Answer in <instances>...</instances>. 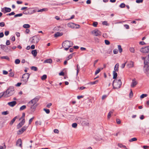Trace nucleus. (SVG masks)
<instances>
[{"mask_svg":"<svg viewBox=\"0 0 149 149\" xmlns=\"http://www.w3.org/2000/svg\"><path fill=\"white\" fill-rule=\"evenodd\" d=\"M74 53H72L70 54L67 58V60H68L70 59L72 57Z\"/></svg>","mask_w":149,"mask_h":149,"instance_id":"obj_30","label":"nucleus"},{"mask_svg":"<svg viewBox=\"0 0 149 149\" xmlns=\"http://www.w3.org/2000/svg\"><path fill=\"white\" fill-rule=\"evenodd\" d=\"M113 110H112L109 112L107 116V118H108L109 119L110 118L111 115L113 113Z\"/></svg>","mask_w":149,"mask_h":149,"instance_id":"obj_27","label":"nucleus"},{"mask_svg":"<svg viewBox=\"0 0 149 149\" xmlns=\"http://www.w3.org/2000/svg\"><path fill=\"white\" fill-rule=\"evenodd\" d=\"M10 42L9 40H7L6 41V44L7 45H10Z\"/></svg>","mask_w":149,"mask_h":149,"instance_id":"obj_64","label":"nucleus"},{"mask_svg":"<svg viewBox=\"0 0 149 149\" xmlns=\"http://www.w3.org/2000/svg\"><path fill=\"white\" fill-rule=\"evenodd\" d=\"M22 142V140L20 139H18L16 143V146H18V144H19Z\"/></svg>","mask_w":149,"mask_h":149,"instance_id":"obj_31","label":"nucleus"},{"mask_svg":"<svg viewBox=\"0 0 149 149\" xmlns=\"http://www.w3.org/2000/svg\"><path fill=\"white\" fill-rule=\"evenodd\" d=\"M59 130L58 129H55L54 130V132L55 133L58 134L59 133Z\"/></svg>","mask_w":149,"mask_h":149,"instance_id":"obj_63","label":"nucleus"},{"mask_svg":"<svg viewBox=\"0 0 149 149\" xmlns=\"http://www.w3.org/2000/svg\"><path fill=\"white\" fill-rule=\"evenodd\" d=\"M125 5L124 3H121L119 6L121 8H124L125 7Z\"/></svg>","mask_w":149,"mask_h":149,"instance_id":"obj_42","label":"nucleus"},{"mask_svg":"<svg viewBox=\"0 0 149 149\" xmlns=\"http://www.w3.org/2000/svg\"><path fill=\"white\" fill-rule=\"evenodd\" d=\"M14 75V74L13 72H10L8 74V76L10 77H13Z\"/></svg>","mask_w":149,"mask_h":149,"instance_id":"obj_43","label":"nucleus"},{"mask_svg":"<svg viewBox=\"0 0 149 149\" xmlns=\"http://www.w3.org/2000/svg\"><path fill=\"white\" fill-rule=\"evenodd\" d=\"M77 124L76 123H74L72 124V127L74 128H75L77 127Z\"/></svg>","mask_w":149,"mask_h":149,"instance_id":"obj_47","label":"nucleus"},{"mask_svg":"<svg viewBox=\"0 0 149 149\" xmlns=\"http://www.w3.org/2000/svg\"><path fill=\"white\" fill-rule=\"evenodd\" d=\"M147 96V95L146 94H142L141 95L140 97L141 98H143L144 97H146Z\"/></svg>","mask_w":149,"mask_h":149,"instance_id":"obj_45","label":"nucleus"},{"mask_svg":"<svg viewBox=\"0 0 149 149\" xmlns=\"http://www.w3.org/2000/svg\"><path fill=\"white\" fill-rule=\"evenodd\" d=\"M143 0H136V2L137 3H139L143 2Z\"/></svg>","mask_w":149,"mask_h":149,"instance_id":"obj_61","label":"nucleus"},{"mask_svg":"<svg viewBox=\"0 0 149 149\" xmlns=\"http://www.w3.org/2000/svg\"><path fill=\"white\" fill-rule=\"evenodd\" d=\"M29 14H31L36 12V11L35 10H33V8H30L27 10Z\"/></svg>","mask_w":149,"mask_h":149,"instance_id":"obj_17","label":"nucleus"},{"mask_svg":"<svg viewBox=\"0 0 149 149\" xmlns=\"http://www.w3.org/2000/svg\"><path fill=\"white\" fill-rule=\"evenodd\" d=\"M23 27L26 29L29 28L30 27V26L28 24H24L23 25Z\"/></svg>","mask_w":149,"mask_h":149,"instance_id":"obj_28","label":"nucleus"},{"mask_svg":"<svg viewBox=\"0 0 149 149\" xmlns=\"http://www.w3.org/2000/svg\"><path fill=\"white\" fill-rule=\"evenodd\" d=\"M122 82L120 79H119L118 81L114 80L113 81L112 85L113 88L114 89H118L121 86Z\"/></svg>","mask_w":149,"mask_h":149,"instance_id":"obj_3","label":"nucleus"},{"mask_svg":"<svg viewBox=\"0 0 149 149\" xmlns=\"http://www.w3.org/2000/svg\"><path fill=\"white\" fill-rule=\"evenodd\" d=\"M43 110L45 111L46 113L47 114H49L50 113V110L49 109H44Z\"/></svg>","mask_w":149,"mask_h":149,"instance_id":"obj_49","label":"nucleus"},{"mask_svg":"<svg viewBox=\"0 0 149 149\" xmlns=\"http://www.w3.org/2000/svg\"><path fill=\"white\" fill-rule=\"evenodd\" d=\"M1 46V48L3 50H4L5 49V48L6 47V45H0Z\"/></svg>","mask_w":149,"mask_h":149,"instance_id":"obj_52","label":"nucleus"},{"mask_svg":"<svg viewBox=\"0 0 149 149\" xmlns=\"http://www.w3.org/2000/svg\"><path fill=\"white\" fill-rule=\"evenodd\" d=\"M3 74L6 75L8 74V72L7 71L4 70L3 71Z\"/></svg>","mask_w":149,"mask_h":149,"instance_id":"obj_62","label":"nucleus"},{"mask_svg":"<svg viewBox=\"0 0 149 149\" xmlns=\"http://www.w3.org/2000/svg\"><path fill=\"white\" fill-rule=\"evenodd\" d=\"M27 126H23L20 130L17 132V134L18 135H20L22 134L25 130H26L27 128Z\"/></svg>","mask_w":149,"mask_h":149,"instance_id":"obj_11","label":"nucleus"},{"mask_svg":"<svg viewBox=\"0 0 149 149\" xmlns=\"http://www.w3.org/2000/svg\"><path fill=\"white\" fill-rule=\"evenodd\" d=\"M26 106L25 105H23L20 108V110H22L26 108Z\"/></svg>","mask_w":149,"mask_h":149,"instance_id":"obj_41","label":"nucleus"},{"mask_svg":"<svg viewBox=\"0 0 149 149\" xmlns=\"http://www.w3.org/2000/svg\"><path fill=\"white\" fill-rule=\"evenodd\" d=\"M9 113V112L8 111H5L2 113V114L3 115H6L8 114Z\"/></svg>","mask_w":149,"mask_h":149,"instance_id":"obj_50","label":"nucleus"},{"mask_svg":"<svg viewBox=\"0 0 149 149\" xmlns=\"http://www.w3.org/2000/svg\"><path fill=\"white\" fill-rule=\"evenodd\" d=\"M67 25L69 27L72 28H79L80 27V26L79 25L76 24L72 22L68 23V24Z\"/></svg>","mask_w":149,"mask_h":149,"instance_id":"obj_7","label":"nucleus"},{"mask_svg":"<svg viewBox=\"0 0 149 149\" xmlns=\"http://www.w3.org/2000/svg\"><path fill=\"white\" fill-rule=\"evenodd\" d=\"M25 123V120L24 118L23 119L22 121L20 122L17 125V129H19L21 127L24 125Z\"/></svg>","mask_w":149,"mask_h":149,"instance_id":"obj_15","label":"nucleus"},{"mask_svg":"<svg viewBox=\"0 0 149 149\" xmlns=\"http://www.w3.org/2000/svg\"><path fill=\"white\" fill-rule=\"evenodd\" d=\"M129 50L132 53H134L135 52V49L134 47H130L129 49Z\"/></svg>","mask_w":149,"mask_h":149,"instance_id":"obj_32","label":"nucleus"},{"mask_svg":"<svg viewBox=\"0 0 149 149\" xmlns=\"http://www.w3.org/2000/svg\"><path fill=\"white\" fill-rule=\"evenodd\" d=\"M31 69L34 71H36L37 70V68L35 66H32L31 67Z\"/></svg>","mask_w":149,"mask_h":149,"instance_id":"obj_37","label":"nucleus"},{"mask_svg":"<svg viewBox=\"0 0 149 149\" xmlns=\"http://www.w3.org/2000/svg\"><path fill=\"white\" fill-rule=\"evenodd\" d=\"M39 99V97L38 96H36L34 98L31 100L29 102H30V103H33L34 104H36V103L38 102Z\"/></svg>","mask_w":149,"mask_h":149,"instance_id":"obj_14","label":"nucleus"},{"mask_svg":"<svg viewBox=\"0 0 149 149\" xmlns=\"http://www.w3.org/2000/svg\"><path fill=\"white\" fill-rule=\"evenodd\" d=\"M47 77V75L46 74L43 75L41 77V79L42 80H45Z\"/></svg>","mask_w":149,"mask_h":149,"instance_id":"obj_35","label":"nucleus"},{"mask_svg":"<svg viewBox=\"0 0 149 149\" xmlns=\"http://www.w3.org/2000/svg\"><path fill=\"white\" fill-rule=\"evenodd\" d=\"M92 33V34L96 36H100L102 35L101 32L97 29H95L94 30Z\"/></svg>","mask_w":149,"mask_h":149,"instance_id":"obj_8","label":"nucleus"},{"mask_svg":"<svg viewBox=\"0 0 149 149\" xmlns=\"http://www.w3.org/2000/svg\"><path fill=\"white\" fill-rule=\"evenodd\" d=\"M15 93L14 88L13 87L10 86L3 93H0V98L2 96L7 97L13 95Z\"/></svg>","mask_w":149,"mask_h":149,"instance_id":"obj_1","label":"nucleus"},{"mask_svg":"<svg viewBox=\"0 0 149 149\" xmlns=\"http://www.w3.org/2000/svg\"><path fill=\"white\" fill-rule=\"evenodd\" d=\"M8 104L10 106L13 107L17 104V102L15 101H13L9 102Z\"/></svg>","mask_w":149,"mask_h":149,"instance_id":"obj_18","label":"nucleus"},{"mask_svg":"<svg viewBox=\"0 0 149 149\" xmlns=\"http://www.w3.org/2000/svg\"><path fill=\"white\" fill-rule=\"evenodd\" d=\"M124 26L125 27V28L127 29H128L130 28L129 26L127 24H124Z\"/></svg>","mask_w":149,"mask_h":149,"instance_id":"obj_60","label":"nucleus"},{"mask_svg":"<svg viewBox=\"0 0 149 149\" xmlns=\"http://www.w3.org/2000/svg\"><path fill=\"white\" fill-rule=\"evenodd\" d=\"M34 117H33L32 118H31L29 120V124H30L32 121L33 119L34 118Z\"/></svg>","mask_w":149,"mask_h":149,"instance_id":"obj_55","label":"nucleus"},{"mask_svg":"<svg viewBox=\"0 0 149 149\" xmlns=\"http://www.w3.org/2000/svg\"><path fill=\"white\" fill-rule=\"evenodd\" d=\"M20 61L19 59H17L15 61V63L16 64H19L20 63Z\"/></svg>","mask_w":149,"mask_h":149,"instance_id":"obj_38","label":"nucleus"},{"mask_svg":"<svg viewBox=\"0 0 149 149\" xmlns=\"http://www.w3.org/2000/svg\"><path fill=\"white\" fill-rule=\"evenodd\" d=\"M137 84V82L135 79H132L131 86L132 88L134 87Z\"/></svg>","mask_w":149,"mask_h":149,"instance_id":"obj_16","label":"nucleus"},{"mask_svg":"<svg viewBox=\"0 0 149 149\" xmlns=\"http://www.w3.org/2000/svg\"><path fill=\"white\" fill-rule=\"evenodd\" d=\"M133 96V93L132 90H131L129 94V97L130 98H132Z\"/></svg>","mask_w":149,"mask_h":149,"instance_id":"obj_36","label":"nucleus"},{"mask_svg":"<svg viewBox=\"0 0 149 149\" xmlns=\"http://www.w3.org/2000/svg\"><path fill=\"white\" fill-rule=\"evenodd\" d=\"M22 15V13H19L17 14H16L14 16L15 17H20Z\"/></svg>","mask_w":149,"mask_h":149,"instance_id":"obj_44","label":"nucleus"},{"mask_svg":"<svg viewBox=\"0 0 149 149\" xmlns=\"http://www.w3.org/2000/svg\"><path fill=\"white\" fill-rule=\"evenodd\" d=\"M118 49L119 50V52L120 53H121L122 52L123 49L121 47V46L120 45H118Z\"/></svg>","mask_w":149,"mask_h":149,"instance_id":"obj_33","label":"nucleus"},{"mask_svg":"<svg viewBox=\"0 0 149 149\" xmlns=\"http://www.w3.org/2000/svg\"><path fill=\"white\" fill-rule=\"evenodd\" d=\"M31 53L34 56H36L37 55V52L36 50H32Z\"/></svg>","mask_w":149,"mask_h":149,"instance_id":"obj_24","label":"nucleus"},{"mask_svg":"<svg viewBox=\"0 0 149 149\" xmlns=\"http://www.w3.org/2000/svg\"><path fill=\"white\" fill-rule=\"evenodd\" d=\"M63 34V33L57 32L54 35V37L57 38L58 37L62 36Z\"/></svg>","mask_w":149,"mask_h":149,"instance_id":"obj_20","label":"nucleus"},{"mask_svg":"<svg viewBox=\"0 0 149 149\" xmlns=\"http://www.w3.org/2000/svg\"><path fill=\"white\" fill-rule=\"evenodd\" d=\"M104 42L105 44L107 45H109L110 43L109 41L107 40H105Z\"/></svg>","mask_w":149,"mask_h":149,"instance_id":"obj_53","label":"nucleus"},{"mask_svg":"<svg viewBox=\"0 0 149 149\" xmlns=\"http://www.w3.org/2000/svg\"><path fill=\"white\" fill-rule=\"evenodd\" d=\"M80 68L79 65L77 64V75L78 74L79 71L80 70Z\"/></svg>","mask_w":149,"mask_h":149,"instance_id":"obj_34","label":"nucleus"},{"mask_svg":"<svg viewBox=\"0 0 149 149\" xmlns=\"http://www.w3.org/2000/svg\"><path fill=\"white\" fill-rule=\"evenodd\" d=\"M144 71L146 75L149 77V66L148 65H144Z\"/></svg>","mask_w":149,"mask_h":149,"instance_id":"obj_10","label":"nucleus"},{"mask_svg":"<svg viewBox=\"0 0 149 149\" xmlns=\"http://www.w3.org/2000/svg\"><path fill=\"white\" fill-rule=\"evenodd\" d=\"M48 10V9L47 8H42L40 10H38L37 12H42L43 11H47Z\"/></svg>","mask_w":149,"mask_h":149,"instance_id":"obj_29","label":"nucleus"},{"mask_svg":"<svg viewBox=\"0 0 149 149\" xmlns=\"http://www.w3.org/2000/svg\"><path fill=\"white\" fill-rule=\"evenodd\" d=\"M137 140V139L136 138H133L129 140V141L130 142H132L135 141Z\"/></svg>","mask_w":149,"mask_h":149,"instance_id":"obj_39","label":"nucleus"},{"mask_svg":"<svg viewBox=\"0 0 149 149\" xmlns=\"http://www.w3.org/2000/svg\"><path fill=\"white\" fill-rule=\"evenodd\" d=\"M115 71L113 72V79H116L118 75L117 73Z\"/></svg>","mask_w":149,"mask_h":149,"instance_id":"obj_26","label":"nucleus"},{"mask_svg":"<svg viewBox=\"0 0 149 149\" xmlns=\"http://www.w3.org/2000/svg\"><path fill=\"white\" fill-rule=\"evenodd\" d=\"M126 63V62H125V63H124L122 64V65H121L120 66V67L122 69L123 68L125 67Z\"/></svg>","mask_w":149,"mask_h":149,"instance_id":"obj_54","label":"nucleus"},{"mask_svg":"<svg viewBox=\"0 0 149 149\" xmlns=\"http://www.w3.org/2000/svg\"><path fill=\"white\" fill-rule=\"evenodd\" d=\"M73 44L71 41L65 40L62 44V47L64 48L65 50L67 51L69 48L72 46Z\"/></svg>","mask_w":149,"mask_h":149,"instance_id":"obj_2","label":"nucleus"},{"mask_svg":"<svg viewBox=\"0 0 149 149\" xmlns=\"http://www.w3.org/2000/svg\"><path fill=\"white\" fill-rule=\"evenodd\" d=\"M40 39L37 36H35L32 38H31L30 39V42L32 43H38Z\"/></svg>","mask_w":149,"mask_h":149,"instance_id":"obj_4","label":"nucleus"},{"mask_svg":"<svg viewBox=\"0 0 149 149\" xmlns=\"http://www.w3.org/2000/svg\"><path fill=\"white\" fill-rule=\"evenodd\" d=\"M140 51L144 53H148L149 52V46L141 49Z\"/></svg>","mask_w":149,"mask_h":149,"instance_id":"obj_9","label":"nucleus"},{"mask_svg":"<svg viewBox=\"0 0 149 149\" xmlns=\"http://www.w3.org/2000/svg\"><path fill=\"white\" fill-rule=\"evenodd\" d=\"M142 59L144 60V65H148L149 63V57L148 56L145 58L143 57Z\"/></svg>","mask_w":149,"mask_h":149,"instance_id":"obj_13","label":"nucleus"},{"mask_svg":"<svg viewBox=\"0 0 149 149\" xmlns=\"http://www.w3.org/2000/svg\"><path fill=\"white\" fill-rule=\"evenodd\" d=\"M127 66L130 68H132L134 66V62L131 61L127 64Z\"/></svg>","mask_w":149,"mask_h":149,"instance_id":"obj_19","label":"nucleus"},{"mask_svg":"<svg viewBox=\"0 0 149 149\" xmlns=\"http://www.w3.org/2000/svg\"><path fill=\"white\" fill-rule=\"evenodd\" d=\"M113 53L115 54H116L118 52V50L117 49H115L113 50Z\"/></svg>","mask_w":149,"mask_h":149,"instance_id":"obj_57","label":"nucleus"},{"mask_svg":"<svg viewBox=\"0 0 149 149\" xmlns=\"http://www.w3.org/2000/svg\"><path fill=\"white\" fill-rule=\"evenodd\" d=\"M5 25V23L4 22H2L0 23V26L1 27L4 26Z\"/></svg>","mask_w":149,"mask_h":149,"instance_id":"obj_56","label":"nucleus"},{"mask_svg":"<svg viewBox=\"0 0 149 149\" xmlns=\"http://www.w3.org/2000/svg\"><path fill=\"white\" fill-rule=\"evenodd\" d=\"M52 62V60L51 58L48 59H46L45 60L44 62L43 63H51Z\"/></svg>","mask_w":149,"mask_h":149,"instance_id":"obj_21","label":"nucleus"},{"mask_svg":"<svg viewBox=\"0 0 149 149\" xmlns=\"http://www.w3.org/2000/svg\"><path fill=\"white\" fill-rule=\"evenodd\" d=\"M98 82V80H96L94 81L91 82H90V84L92 85L95 84H97Z\"/></svg>","mask_w":149,"mask_h":149,"instance_id":"obj_40","label":"nucleus"},{"mask_svg":"<svg viewBox=\"0 0 149 149\" xmlns=\"http://www.w3.org/2000/svg\"><path fill=\"white\" fill-rule=\"evenodd\" d=\"M30 76V74L29 73H26L24 74L22 77L23 79L22 80L26 84L27 82L28 79Z\"/></svg>","mask_w":149,"mask_h":149,"instance_id":"obj_5","label":"nucleus"},{"mask_svg":"<svg viewBox=\"0 0 149 149\" xmlns=\"http://www.w3.org/2000/svg\"><path fill=\"white\" fill-rule=\"evenodd\" d=\"M119 66V64L117 63L115 65L114 68V70L115 71H118V67Z\"/></svg>","mask_w":149,"mask_h":149,"instance_id":"obj_22","label":"nucleus"},{"mask_svg":"<svg viewBox=\"0 0 149 149\" xmlns=\"http://www.w3.org/2000/svg\"><path fill=\"white\" fill-rule=\"evenodd\" d=\"M1 58L8 59H9V58L8 56H3L1 57Z\"/></svg>","mask_w":149,"mask_h":149,"instance_id":"obj_58","label":"nucleus"},{"mask_svg":"<svg viewBox=\"0 0 149 149\" xmlns=\"http://www.w3.org/2000/svg\"><path fill=\"white\" fill-rule=\"evenodd\" d=\"M11 10V9L10 8L5 7L1 8V11L4 13H5L7 12H10Z\"/></svg>","mask_w":149,"mask_h":149,"instance_id":"obj_12","label":"nucleus"},{"mask_svg":"<svg viewBox=\"0 0 149 149\" xmlns=\"http://www.w3.org/2000/svg\"><path fill=\"white\" fill-rule=\"evenodd\" d=\"M28 106L30 107L31 109V111L33 112L35 110L37 105L32 103H30V102H29L28 104Z\"/></svg>","mask_w":149,"mask_h":149,"instance_id":"obj_6","label":"nucleus"},{"mask_svg":"<svg viewBox=\"0 0 149 149\" xmlns=\"http://www.w3.org/2000/svg\"><path fill=\"white\" fill-rule=\"evenodd\" d=\"M116 121L117 123L118 124H120L121 123L120 120L119 119H117L116 120Z\"/></svg>","mask_w":149,"mask_h":149,"instance_id":"obj_59","label":"nucleus"},{"mask_svg":"<svg viewBox=\"0 0 149 149\" xmlns=\"http://www.w3.org/2000/svg\"><path fill=\"white\" fill-rule=\"evenodd\" d=\"M10 51H11V50L10 47L6 46L4 51L6 52H8Z\"/></svg>","mask_w":149,"mask_h":149,"instance_id":"obj_23","label":"nucleus"},{"mask_svg":"<svg viewBox=\"0 0 149 149\" xmlns=\"http://www.w3.org/2000/svg\"><path fill=\"white\" fill-rule=\"evenodd\" d=\"M101 70L100 68H98V69L95 72V74L97 75V74H98L100 71Z\"/></svg>","mask_w":149,"mask_h":149,"instance_id":"obj_48","label":"nucleus"},{"mask_svg":"<svg viewBox=\"0 0 149 149\" xmlns=\"http://www.w3.org/2000/svg\"><path fill=\"white\" fill-rule=\"evenodd\" d=\"M17 118V116L15 117L14 118H13V119L11 120V122L10 123V125H12V124L14 122L16 119Z\"/></svg>","mask_w":149,"mask_h":149,"instance_id":"obj_25","label":"nucleus"},{"mask_svg":"<svg viewBox=\"0 0 149 149\" xmlns=\"http://www.w3.org/2000/svg\"><path fill=\"white\" fill-rule=\"evenodd\" d=\"M97 24H98V23L97 22H95L93 23V25L94 27H96L97 26Z\"/></svg>","mask_w":149,"mask_h":149,"instance_id":"obj_46","label":"nucleus"},{"mask_svg":"<svg viewBox=\"0 0 149 149\" xmlns=\"http://www.w3.org/2000/svg\"><path fill=\"white\" fill-rule=\"evenodd\" d=\"M15 14V13L14 12H12L11 13L7 14L6 15L7 16H11V15H14Z\"/></svg>","mask_w":149,"mask_h":149,"instance_id":"obj_51","label":"nucleus"}]
</instances>
